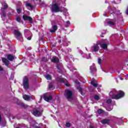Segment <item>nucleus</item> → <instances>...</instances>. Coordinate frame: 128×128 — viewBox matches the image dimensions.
<instances>
[{"instance_id":"1","label":"nucleus","mask_w":128,"mask_h":128,"mask_svg":"<svg viewBox=\"0 0 128 128\" xmlns=\"http://www.w3.org/2000/svg\"><path fill=\"white\" fill-rule=\"evenodd\" d=\"M109 96L113 100H120V98H122L124 96V92L122 91L119 92H110L109 93Z\"/></svg>"},{"instance_id":"2","label":"nucleus","mask_w":128,"mask_h":128,"mask_svg":"<svg viewBox=\"0 0 128 128\" xmlns=\"http://www.w3.org/2000/svg\"><path fill=\"white\" fill-rule=\"evenodd\" d=\"M64 96L68 100H72V92L70 90H67L65 91Z\"/></svg>"},{"instance_id":"3","label":"nucleus","mask_w":128,"mask_h":128,"mask_svg":"<svg viewBox=\"0 0 128 128\" xmlns=\"http://www.w3.org/2000/svg\"><path fill=\"white\" fill-rule=\"evenodd\" d=\"M51 10L52 12H61L60 8V7H58V4H55L52 5Z\"/></svg>"},{"instance_id":"4","label":"nucleus","mask_w":128,"mask_h":128,"mask_svg":"<svg viewBox=\"0 0 128 128\" xmlns=\"http://www.w3.org/2000/svg\"><path fill=\"white\" fill-rule=\"evenodd\" d=\"M32 114L35 116H40L42 114V112L40 111V110L38 108H35L32 112Z\"/></svg>"},{"instance_id":"5","label":"nucleus","mask_w":128,"mask_h":128,"mask_svg":"<svg viewBox=\"0 0 128 128\" xmlns=\"http://www.w3.org/2000/svg\"><path fill=\"white\" fill-rule=\"evenodd\" d=\"M110 42L108 40H106L103 44H100V46L103 50H108V46Z\"/></svg>"},{"instance_id":"6","label":"nucleus","mask_w":128,"mask_h":128,"mask_svg":"<svg viewBox=\"0 0 128 128\" xmlns=\"http://www.w3.org/2000/svg\"><path fill=\"white\" fill-rule=\"evenodd\" d=\"M2 6H4V8H1V17L2 18H4L6 16V13H4V10L6 9V8H8V4L6 3H4V4H2Z\"/></svg>"},{"instance_id":"7","label":"nucleus","mask_w":128,"mask_h":128,"mask_svg":"<svg viewBox=\"0 0 128 128\" xmlns=\"http://www.w3.org/2000/svg\"><path fill=\"white\" fill-rule=\"evenodd\" d=\"M52 96H50V93H46L44 95V99L46 102H49V100H52Z\"/></svg>"},{"instance_id":"8","label":"nucleus","mask_w":128,"mask_h":128,"mask_svg":"<svg viewBox=\"0 0 128 128\" xmlns=\"http://www.w3.org/2000/svg\"><path fill=\"white\" fill-rule=\"evenodd\" d=\"M14 34H15V36L17 40H22V34L18 30H14Z\"/></svg>"},{"instance_id":"9","label":"nucleus","mask_w":128,"mask_h":128,"mask_svg":"<svg viewBox=\"0 0 128 128\" xmlns=\"http://www.w3.org/2000/svg\"><path fill=\"white\" fill-rule=\"evenodd\" d=\"M23 86L25 90H27V88H28V78L26 77L24 79Z\"/></svg>"},{"instance_id":"10","label":"nucleus","mask_w":128,"mask_h":128,"mask_svg":"<svg viewBox=\"0 0 128 128\" xmlns=\"http://www.w3.org/2000/svg\"><path fill=\"white\" fill-rule=\"evenodd\" d=\"M100 50V44H94L92 48V50L94 52H96Z\"/></svg>"},{"instance_id":"11","label":"nucleus","mask_w":128,"mask_h":128,"mask_svg":"<svg viewBox=\"0 0 128 128\" xmlns=\"http://www.w3.org/2000/svg\"><path fill=\"white\" fill-rule=\"evenodd\" d=\"M22 18L24 20H28L30 22H32V17L28 16L26 15H24Z\"/></svg>"},{"instance_id":"12","label":"nucleus","mask_w":128,"mask_h":128,"mask_svg":"<svg viewBox=\"0 0 128 128\" xmlns=\"http://www.w3.org/2000/svg\"><path fill=\"white\" fill-rule=\"evenodd\" d=\"M59 82H64V84H65V86H70V84H68V81H66V80L64 78L59 79Z\"/></svg>"},{"instance_id":"13","label":"nucleus","mask_w":128,"mask_h":128,"mask_svg":"<svg viewBox=\"0 0 128 128\" xmlns=\"http://www.w3.org/2000/svg\"><path fill=\"white\" fill-rule=\"evenodd\" d=\"M90 70L92 74H94L96 72V66H94V64H92V66H90Z\"/></svg>"},{"instance_id":"14","label":"nucleus","mask_w":128,"mask_h":128,"mask_svg":"<svg viewBox=\"0 0 128 128\" xmlns=\"http://www.w3.org/2000/svg\"><path fill=\"white\" fill-rule=\"evenodd\" d=\"M58 30V26L54 24L52 26V28L50 29V32H56Z\"/></svg>"},{"instance_id":"15","label":"nucleus","mask_w":128,"mask_h":128,"mask_svg":"<svg viewBox=\"0 0 128 128\" xmlns=\"http://www.w3.org/2000/svg\"><path fill=\"white\" fill-rule=\"evenodd\" d=\"M91 84L94 86V88H96L98 86V83L96 80L92 79L91 81Z\"/></svg>"},{"instance_id":"16","label":"nucleus","mask_w":128,"mask_h":128,"mask_svg":"<svg viewBox=\"0 0 128 128\" xmlns=\"http://www.w3.org/2000/svg\"><path fill=\"white\" fill-rule=\"evenodd\" d=\"M102 124H110V120L108 119H104L102 120L101 121Z\"/></svg>"},{"instance_id":"17","label":"nucleus","mask_w":128,"mask_h":128,"mask_svg":"<svg viewBox=\"0 0 128 128\" xmlns=\"http://www.w3.org/2000/svg\"><path fill=\"white\" fill-rule=\"evenodd\" d=\"M2 62L5 64V65L6 66L10 64V62L6 58H2Z\"/></svg>"},{"instance_id":"18","label":"nucleus","mask_w":128,"mask_h":128,"mask_svg":"<svg viewBox=\"0 0 128 128\" xmlns=\"http://www.w3.org/2000/svg\"><path fill=\"white\" fill-rule=\"evenodd\" d=\"M7 58L9 60H12L14 59V56L12 55V54H8L7 56Z\"/></svg>"},{"instance_id":"19","label":"nucleus","mask_w":128,"mask_h":128,"mask_svg":"<svg viewBox=\"0 0 128 128\" xmlns=\"http://www.w3.org/2000/svg\"><path fill=\"white\" fill-rule=\"evenodd\" d=\"M23 98L25 100H30V97L26 94L23 96Z\"/></svg>"},{"instance_id":"20","label":"nucleus","mask_w":128,"mask_h":128,"mask_svg":"<svg viewBox=\"0 0 128 128\" xmlns=\"http://www.w3.org/2000/svg\"><path fill=\"white\" fill-rule=\"evenodd\" d=\"M26 6L30 10H32V6L30 3L26 4Z\"/></svg>"},{"instance_id":"21","label":"nucleus","mask_w":128,"mask_h":128,"mask_svg":"<svg viewBox=\"0 0 128 128\" xmlns=\"http://www.w3.org/2000/svg\"><path fill=\"white\" fill-rule=\"evenodd\" d=\"M52 62H58V58L53 57L52 59Z\"/></svg>"},{"instance_id":"22","label":"nucleus","mask_w":128,"mask_h":128,"mask_svg":"<svg viewBox=\"0 0 128 128\" xmlns=\"http://www.w3.org/2000/svg\"><path fill=\"white\" fill-rule=\"evenodd\" d=\"M44 76L46 80H52V76L50 74H46Z\"/></svg>"},{"instance_id":"23","label":"nucleus","mask_w":128,"mask_h":128,"mask_svg":"<svg viewBox=\"0 0 128 128\" xmlns=\"http://www.w3.org/2000/svg\"><path fill=\"white\" fill-rule=\"evenodd\" d=\"M16 20L18 22H22V20L20 19V17L18 16L16 18Z\"/></svg>"},{"instance_id":"24","label":"nucleus","mask_w":128,"mask_h":128,"mask_svg":"<svg viewBox=\"0 0 128 128\" xmlns=\"http://www.w3.org/2000/svg\"><path fill=\"white\" fill-rule=\"evenodd\" d=\"M94 100H100V96H98V95H95L94 96Z\"/></svg>"},{"instance_id":"25","label":"nucleus","mask_w":128,"mask_h":128,"mask_svg":"<svg viewBox=\"0 0 128 128\" xmlns=\"http://www.w3.org/2000/svg\"><path fill=\"white\" fill-rule=\"evenodd\" d=\"M102 112H104V110H103L99 109L98 110V114H102Z\"/></svg>"},{"instance_id":"26","label":"nucleus","mask_w":128,"mask_h":128,"mask_svg":"<svg viewBox=\"0 0 128 128\" xmlns=\"http://www.w3.org/2000/svg\"><path fill=\"white\" fill-rule=\"evenodd\" d=\"M68 14V10L64 8V16H67Z\"/></svg>"},{"instance_id":"27","label":"nucleus","mask_w":128,"mask_h":128,"mask_svg":"<svg viewBox=\"0 0 128 128\" xmlns=\"http://www.w3.org/2000/svg\"><path fill=\"white\" fill-rule=\"evenodd\" d=\"M108 24L109 26H114V24L110 21L108 22Z\"/></svg>"},{"instance_id":"28","label":"nucleus","mask_w":128,"mask_h":128,"mask_svg":"<svg viewBox=\"0 0 128 128\" xmlns=\"http://www.w3.org/2000/svg\"><path fill=\"white\" fill-rule=\"evenodd\" d=\"M102 60L100 58L98 59V64H102Z\"/></svg>"},{"instance_id":"29","label":"nucleus","mask_w":128,"mask_h":128,"mask_svg":"<svg viewBox=\"0 0 128 128\" xmlns=\"http://www.w3.org/2000/svg\"><path fill=\"white\" fill-rule=\"evenodd\" d=\"M66 128H70V122L66 123Z\"/></svg>"},{"instance_id":"30","label":"nucleus","mask_w":128,"mask_h":128,"mask_svg":"<svg viewBox=\"0 0 128 128\" xmlns=\"http://www.w3.org/2000/svg\"><path fill=\"white\" fill-rule=\"evenodd\" d=\"M107 104H110L112 102V99H108L106 101Z\"/></svg>"},{"instance_id":"31","label":"nucleus","mask_w":128,"mask_h":128,"mask_svg":"<svg viewBox=\"0 0 128 128\" xmlns=\"http://www.w3.org/2000/svg\"><path fill=\"white\" fill-rule=\"evenodd\" d=\"M114 3L116 4H120V1L117 2L116 0H114Z\"/></svg>"},{"instance_id":"32","label":"nucleus","mask_w":128,"mask_h":128,"mask_svg":"<svg viewBox=\"0 0 128 128\" xmlns=\"http://www.w3.org/2000/svg\"><path fill=\"white\" fill-rule=\"evenodd\" d=\"M20 11H21L20 8L17 9V12L18 14H20Z\"/></svg>"},{"instance_id":"33","label":"nucleus","mask_w":128,"mask_h":128,"mask_svg":"<svg viewBox=\"0 0 128 128\" xmlns=\"http://www.w3.org/2000/svg\"><path fill=\"white\" fill-rule=\"evenodd\" d=\"M107 110L110 112L112 110V108H106Z\"/></svg>"},{"instance_id":"34","label":"nucleus","mask_w":128,"mask_h":128,"mask_svg":"<svg viewBox=\"0 0 128 128\" xmlns=\"http://www.w3.org/2000/svg\"><path fill=\"white\" fill-rule=\"evenodd\" d=\"M75 84L78 86V84H80V82H78V81H75Z\"/></svg>"},{"instance_id":"35","label":"nucleus","mask_w":128,"mask_h":128,"mask_svg":"<svg viewBox=\"0 0 128 128\" xmlns=\"http://www.w3.org/2000/svg\"><path fill=\"white\" fill-rule=\"evenodd\" d=\"M49 88H51L52 86V84H50L48 85Z\"/></svg>"},{"instance_id":"36","label":"nucleus","mask_w":128,"mask_h":128,"mask_svg":"<svg viewBox=\"0 0 128 128\" xmlns=\"http://www.w3.org/2000/svg\"><path fill=\"white\" fill-rule=\"evenodd\" d=\"M27 39L28 40H32V37H28Z\"/></svg>"},{"instance_id":"37","label":"nucleus","mask_w":128,"mask_h":128,"mask_svg":"<svg viewBox=\"0 0 128 128\" xmlns=\"http://www.w3.org/2000/svg\"><path fill=\"white\" fill-rule=\"evenodd\" d=\"M78 88L80 92H82V88Z\"/></svg>"},{"instance_id":"38","label":"nucleus","mask_w":128,"mask_h":128,"mask_svg":"<svg viewBox=\"0 0 128 128\" xmlns=\"http://www.w3.org/2000/svg\"><path fill=\"white\" fill-rule=\"evenodd\" d=\"M30 32V31H28V30H24V32Z\"/></svg>"},{"instance_id":"39","label":"nucleus","mask_w":128,"mask_h":128,"mask_svg":"<svg viewBox=\"0 0 128 128\" xmlns=\"http://www.w3.org/2000/svg\"><path fill=\"white\" fill-rule=\"evenodd\" d=\"M90 58V54H89L88 57H87V59L88 60Z\"/></svg>"},{"instance_id":"40","label":"nucleus","mask_w":128,"mask_h":128,"mask_svg":"<svg viewBox=\"0 0 128 128\" xmlns=\"http://www.w3.org/2000/svg\"><path fill=\"white\" fill-rule=\"evenodd\" d=\"M0 120H2V116L0 114Z\"/></svg>"},{"instance_id":"41","label":"nucleus","mask_w":128,"mask_h":128,"mask_svg":"<svg viewBox=\"0 0 128 128\" xmlns=\"http://www.w3.org/2000/svg\"><path fill=\"white\" fill-rule=\"evenodd\" d=\"M66 24H70V21H67Z\"/></svg>"},{"instance_id":"42","label":"nucleus","mask_w":128,"mask_h":128,"mask_svg":"<svg viewBox=\"0 0 128 128\" xmlns=\"http://www.w3.org/2000/svg\"><path fill=\"white\" fill-rule=\"evenodd\" d=\"M127 14H128V8L126 10Z\"/></svg>"},{"instance_id":"43","label":"nucleus","mask_w":128,"mask_h":128,"mask_svg":"<svg viewBox=\"0 0 128 128\" xmlns=\"http://www.w3.org/2000/svg\"><path fill=\"white\" fill-rule=\"evenodd\" d=\"M0 70H2V68L0 67Z\"/></svg>"},{"instance_id":"44","label":"nucleus","mask_w":128,"mask_h":128,"mask_svg":"<svg viewBox=\"0 0 128 128\" xmlns=\"http://www.w3.org/2000/svg\"><path fill=\"white\" fill-rule=\"evenodd\" d=\"M90 128H94V126H90Z\"/></svg>"},{"instance_id":"45","label":"nucleus","mask_w":128,"mask_h":128,"mask_svg":"<svg viewBox=\"0 0 128 128\" xmlns=\"http://www.w3.org/2000/svg\"><path fill=\"white\" fill-rule=\"evenodd\" d=\"M81 94H82V92H81Z\"/></svg>"},{"instance_id":"46","label":"nucleus","mask_w":128,"mask_h":128,"mask_svg":"<svg viewBox=\"0 0 128 128\" xmlns=\"http://www.w3.org/2000/svg\"><path fill=\"white\" fill-rule=\"evenodd\" d=\"M64 0V2H66V0Z\"/></svg>"},{"instance_id":"47","label":"nucleus","mask_w":128,"mask_h":128,"mask_svg":"<svg viewBox=\"0 0 128 128\" xmlns=\"http://www.w3.org/2000/svg\"><path fill=\"white\" fill-rule=\"evenodd\" d=\"M21 22H22L21 21Z\"/></svg>"}]
</instances>
